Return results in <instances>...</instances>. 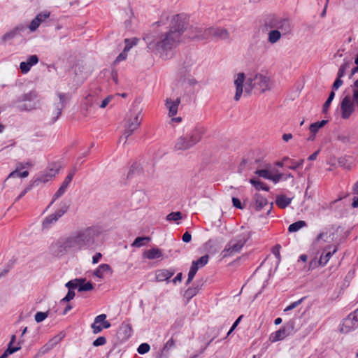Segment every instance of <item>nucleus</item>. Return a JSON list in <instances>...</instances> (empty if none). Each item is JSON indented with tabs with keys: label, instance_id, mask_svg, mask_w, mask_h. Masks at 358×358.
<instances>
[{
	"label": "nucleus",
	"instance_id": "8fccbe9b",
	"mask_svg": "<svg viewBox=\"0 0 358 358\" xmlns=\"http://www.w3.org/2000/svg\"><path fill=\"white\" fill-rule=\"evenodd\" d=\"M150 349V345L146 343H141L138 346L137 351L139 354L144 355V354L148 352Z\"/></svg>",
	"mask_w": 358,
	"mask_h": 358
},
{
	"label": "nucleus",
	"instance_id": "412c9836",
	"mask_svg": "<svg viewBox=\"0 0 358 358\" xmlns=\"http://www.w3.org/2000/svg\"><path fill=\"white\" fill-rule=\"evenodd\" d=\"M245 80V74L243 73H239L237 75L236 79L234 80V84L236 85V94L234 96V99L236 101H238L243 93V85Z\"/></svg>",
	"mask_w": 358,
	"mask_h": 358
},
{
	"label": "nucleus",
	"instance_id": "bf43d9fd",
	"mask_svg": "<svg viewBox=\"0 0 358 358\" xmlns=\"http://www.w3.org/2000/svg\"><path fill=\"white\" fill-rule=\"evenodd\" d=\"M106 343V338L104 336H100L94 340L92 344L94 347H99L103 345Z\"/></svg>",
	"mask_w": 358,
	"mask_h": 358
},
{
	"label": "nucleus",
	"instance_id": "37998d69",
	"mask_svg": "<svg viewBox=\"0 0 358 358\" xmlns=\"http://www.w3.org/2000/svg\"><path fill=\"white\" fill-rule=\"evenodd\" d=\"M198 269L199 268L197 267H196V264H192V266H191L189 271L188 273V278H187V282H186L187 285L189 284L192 281V280L194 278V276H195Z\"/></svg>",
	"mask_w": 358,
	"mask_h": 358
},
{
	"label": "nucleus",
	"instance_id": "39448f33",
	"mask_svg": "<svg viewBox=\"0 0 358 358\" xmlns=\"http://www.w3.org/2000/svg\"><path fill=\"white\" fill-rule=\"evenodd\" d=\"M38 93L31 90L17 97V108L20 111H29L37 108L38 106Z\"/></svg>",
	"mask_w": 358,
	"mask_h": 358
},
{
	"label": "nucleus",
	"instance_id": "6e6d98bb",
	"mask_svg": "<svg viewBox=\"0 0 358 358\" xmlns=\"http://www.w3.org/2000/svg\"><path fill=\"white\" fill-rule=\"evenodd\" d=\"M50 15V13L48 11L41 12L38 13L35 17L39 20V22L42 23L45 20V19L48 18Z\"/></svg>",
	"mask_w": 358,
	"mask_h": 358
},
{
	"label": "nucleus",
	"instance_id": "bb28decb",
	"mask_svg": "<svg viewBox=\"0 0 358 358\" xmlns=\"http://www.w3.org/2000/svg\"><path fill=\"white\" fill-rule=\"evenodd\" d=\"M336 139L343 144L355 143V137L349 131L340 133L337 135Z\"/></svg>",
	"mask_w": 358,
	"mask_h": 358
},
{
	"label": "nucleus",
	"instance_id": "ea45409f",
	"mask_svg": "<svg viewBox=\"0 0 358 358\" xmlns=\"http://www.w3.org/2000/svg\"><path fill=\"white\" fill-rule=\"evenodd\" d=\"M335 97V92L331 91L329 94V96L327 99V101L324 102V105H323V107H322V112L324 113H326L332 102V101L334 100Z\"/></svg>",
	"mask_w": 358,
	"mask_h": 358
},
{
	"label": "nucleus",
	"instance_id": "9d476101",
	"mask_svg": "<svg viewBox=\"0 0 358 358\" xmlns=\"http://www.w3.org/2000/svg\"><path fill=\"white\" fill-rule=\"evenodd\" d=\"M294 331V323L293 322H288L285 323L278 331L272 334L270 337L271 342H276L283 340L287 336L292 334Z\"/></svg>",
	"mask_w": 358,
	"mask_h": 358
},
{
	"label": "nucleus",
	"instance_id": "4c0bfd02",
	"mask_svg": "<svg viewBox=\"0 0 358 358\" xmlns=\"http://www.w3.org/2000/svg\"><path fill=\"white\" fill-rule=\"evenodd\" d=\"M199 286L196 285L194 286V285L189 287L185 292V297H186L187 299H190L192 297H194L199 291Z\"/></svg>",
	"mask_w": 358,
	"mask_h": 358
},
{
	"label": "nucleus",
	"instance_id": "79ce46f5",
	"mask_svg": "<svg viewBox=\"0 0 358 358\" xmlns=\"http://www.w3.org/2000/svg\"><path fill=\"white\" fill-rule=\"evenodd\" d=\"M209 259V256L208 255H203L198 259L196 261H193L192 264H196V267L198 268L199 267H203L206 264H207Z\"/></svg>",
	"mask_w": 358,
	"mask_h": 358
},
{
	"label": "nucleus",
	"instance_id": "f03ea898",
	"mask_svg": "<svg viewBox=\"0 0 358 358\" xmlns=\"http://www.w3.org/2000/svg\"><path fill=\"white\" fill-rule=\"evenodd\" d=\"M100 232L95 227H87L71 236L59 239L51 245V251L55 256L62 257L68 252H78L84 250H95L96 238Z\"/></svg>",
	"mask_w": 358,
	"mask_h": 358
},
{
	"label": "nucleus",
	"instance_id": "aec40b11",
	"mask_svg": "<svg viewBox=\"0 0 358 358\" xmlns=\"http://www.w3.org/2000/svg\"><path fill=\"white\" fill-rule=\"evenodd\" d=\"M252 204L256 211H260L264 206L268 204V200L259 193H255L252 196Z\"/></svg>",
	"mask_w": 358,
	"mask_h": 358
},
{
	"label": "nucleus",
	"instance_id": "3c124183",
	"mask_svg": "<svg viewBox=\"0 0 358 358\" xmlns=\"http://www.w3.org/2000/svg\"><path fill=\"white\" fill-rule=\"evenodd\" d=\"M48 316V312H37L35 315V320L39 323L43 322Z\"/></svg>",
	"mask_w": 358,
	"mask_h": 358
},
{
	"label": "nucleus",
	"instance_id": "49530a36",
	"mask_svg": "<svg viewBox=\"0 0 358 358\" xmlns=\"http://www.w3.org/2000/svg\"><path fill=\"white\" fill-rule=\"evenodd\" d=\"M184 323H185L184 317H178L175 320L174 323L172 324L171 329H174V330L180 329L182 327V326L184 325Z\"/></svg>",
	"mask_w": 358,
	"mask_h": 358
},
{
	"label": "nucleus",
	"instance_id": "603ef678",
	"mask_svg": "<svg viewBox=\"0 0 358 358\" xmlns=\"http://www.w3.org/2000/svg\"><path fill=\"white\" fill-rule=\"evenodd\" d=\"M132 197L134 199L145 200L146 194L143 190H137L132 194Z\"/></svg>",
	"mask_w": 358,
	"mask_h": 358
},
{
	"label": "nucleus",
	"instance_id": "9b49d317",
	"mask_svg": "<svg viewBox=\"0 0 358 358\" xmlns=\"http://www.w3.org/2000/svg\"><path fill=\"white\" fill-rule=\"evenodd\" d=\"M69 207V206L66 203H62L59 209H58L55 213H52L45 217L42 224L43 228H50L59 220V218L63 216L68 211Z\"/></svg>",
	"mask_w": 358,
	"mask_h": 358
},
{
	"label": "nucleus",
	"instance_id": "f257e3e1",
	"mask_svg": "<svg viewBox=\"0 0 358 358\" xmlns=\"http://www.w3.org/2000/svg\"><path fill=\"white\" fill-rule=\"evenodd\" d=\"M188 24L185 14L176 15L171 20L169 30L147 43V48L163 59L171 58V51L176 48Z\"/></svg>",
	"mask_w": 358,
	"mask_h": 358
},
{
	"label": "nucleus",
	"instance_id": "338daca9",
	"mask_svg": "<svg viewBox=\"0 0 358 358\" xmlns=\"http://www.w3.org/2000/svg\"><path fill=\"white\" fill-rule=\"evenodd\" d=\"M232 203H233V206L234 207H236V208H238V209L244 208V206L241 203L240 199L236 197L232 198Z\"/></svg>",
	"mask_w": 358,
	"mask_h": 358
},
{
	"label": "nucleus",
	"instance_id": "20e7f679",
	"mask_svg": "<svg viewBox=\"0 0 358 358\" xmlns=\"http://www.w3.org/2000/svg\"><path fill=\"white\" fill-rule=\"evenodd\" d=\"M250 236L251 234L250 231H245L229 241L222 251L224 257L231 256L235 253L239 252L250 238Z\"/></svg>",
	"mask_w": 358,
	"mask_h": 358
},
{
	"label": "nucleus",
	"instance_id": "a211bd4d",
	"mask_svg": "<svg viewBox=\"0 0 358 358\" xmlns=\"http://www.w3.org/2000/svg\"><path fill=\"white\" fill-rule=\"evenodd\" d=\"M181 101V97L178 96L176 100H172L170 98L166 99L165 106L169 110V115L170 117L176 115L178 113V106Z\"/></svg>",
	"mask_w": 358,
	"mask_h": 358
},
{
	"label": "nucleus",
	"instance_id": "1a4fd4ad",
	"mask_svg": "<svg viewBox=\"0 0 358 358\" xmlns=\"http://www.w3.org/2000/svg\"><path fill=\"white\" fill-rule=\"evenodd\" d=\"M356 105L352 101L350 95L345 96L341 101L340 108L341 117L344 120H348L355 110Z\"/></svg>",
	"mask_w": 358,
	"mask_h": 358
},
{
	"label": "nucleus",
	"instance_id": "7c9ffc66",
	"mask_svg": "<svg viewBox=\"0 0 358 358\" xmlns=\"http://www.w3.org/2000/svg\"><path fill=\"white\" fill-rule=\"evenodd\" d=\"M279 18L280 17L275 15L268 16V17H266L264 20V26L266 28V29H275Z\"/></svg>",
	"mask_w": 358,
	"mask_h": 358
},
{
	"label": "nucleus",
	"instance_id": "f8f14e48",
	"mask_svg": "<svg viewBox=\"0 0 358 358\" xmlns=\"http://www.w3.org/2000/svg\"><path fill=\"white\" fill-rule=\"evenodd\" d=\"M59 102L55 104L56 116L52 118V122L54 123L57 120L62 114V110L65 108L67 102L69 101L71 96L69 94L57 92V93Z\"/></svg>",
	"mask_w": 358,
	"mask_h": 358
},
{
	"label": "nucleus",
	"instance_id": "4be33fe9",
	"mask_svg": "<svg viewBox=\"0 0 358 358\" xmlns=\"http://www.w3.org/2000/svg\"><path fill=\"white\" fill-rule=\"evenodd\" d=\"M275 29L280 31L282 35L290 33L292 27L289 20L287 18L280 17Z\"/></svg>",
	"mask_w": 358,
	"mask_h": 358
},
{
	"label": "nucleus",
	"instance_id": "72a5a7b5",
	"mask_svg": "<svg viewBox=\"0 0 358 358\" xmlns=\"http://www.w3.org/2000/svg\"><path fill=\"white\" fill-rule=\"evenodd\" d=\"M282 34L278 29L271 30L268 33V41L269 43L273 44L278 42Z\"/></svg>",
	"mask_w": 358,
	"mask_h": 358
},
{
	"label": "nucleus",
	"instance_id": "680f3d73",
	"mask_svg": "<svg viewBox=\"0 0 358 358\" xmlns=\"http://www.w3.org/2000/svg\"><path fill=\"white\" fill-rule=\"evenodd\" d=\"M343 83V80L341 78L336 77L335 81L334 82L332 85V91L334 92L337 90Z\"/></svg>",
	"mask_w": 358,
	"mask_h": 358
},
{
	"label": "nucleus",
	"instance_id": "f3484780",
	"mask_svg": "<svg viewBox=\"0 0 358 358\" xmlns=\"http://www.w3.org/2000/svg\"><path fill=\"white\" fill-rule=\"evenodd\" d=\"M337 251L336 246L327 245L325 247L322 251V253L320 256V258L318 261V264L320 266H324L331 256Z\"/></svg>",
	"mask_w": 358,
	"mask_h": 358
},
{
	"label": "nucleus",
	"instance_id": "473e14b6",
	"mask_svg": "<svg viewBox=\"0 0 358 358\" xmlns=\"http://www.w3.org/2000/svg\"><path fill=\"white\" fill-rule=\"evenodd\" d=\"M141 173H142V168H141V165L138 163H134L131 165V166L127 173V178L128 179L132 178L136 176L141 175Z\"/></svg>",
	"mask_w": 358,
	"mask_h": 358
},
{
	"label": "nucleus",
	"instance_id": "a18cd8bd",
	"mask_svg": "<svg viewBox=\"0 0 358 358\" xmlns=\"http://www.w3.org/2000/svg\"><path fill=\"white\" fill-rule=\"evenodd\" d=\"M79 283H80L79 278H75V279L69 280L68 282H66L65 286L68 288V289L74 291L75 289H78Z\"/></svg>",
	"mask_w": 358,
	"mask_h": 358
},
{
	"label": "nucleus",
	"instance_id": "0e129e2a",
	"mask_svg": "<svg viewBox=\"0 0 358 358\" xmlns=\"http://www.w3.org/2000/svg\"><path fill=\"white\" fill-rule=\"evenodd\" d=\"M27 62L29 63V66H32L38 62V57L36 55H31L28 57Z\"/></svg>",
	"mask_w": 358,
	"mask_h": 358
},
{
	"label": "nucleus",
	"instance_id": "0eeeda50",
	"mask_svg": "<svg viewBox=\"0 0 358 358\" xmlns=\"http://www.w3.org/2000/svg\"><path fill=\"white\" fill-rule=\"evenodd\" d=\"M197 83V81L193 78H180L176 84V89L177 90H182L180 92V97L185 98L189 96L194 93V87Z\"/></svg>",
	"mask_w": 358,
	"mask_h": 358
},
{
	"label": "nucleus",
	"instance_id": "7ed1b4c3",
	"mask_svg": "<svg viewBox=\"0 0 358 358\" xmlns=\"http://www.w3.org/2000/svg\"><path fill=\"white\" fill-rule=\"evenodd\" d=\"M205 132L204 127L197 126L189 133L178 137L174 145L175 150H187L196 145Z\"/></svg>",
	"mask_w": 358,
	"mask_h": 358
},
{
	"label": "nucleus",
	"instance_id": "c03bdc74",
	"mask_svg": "<svg viewBox=\"0 0 358 358\" xmlns=\"http://www.w3.org/2000/svg\"><path fill=\"white\" fill-rule=\"evenodd\" d=\"M182 213L180 211L172 212L166 216V220L177 222L182 219Z\"/></svg>",
	"mask_w": 358,
	"mask_h": 358
},
{
	"label": "nucleus",
	"instance_id": "6e6552de",
	"mask_svg": "<svg viewBox=\"0 0 358 358\" xmlns=\"http://www.w3.org/2000/svg\"><path fill=\"white\" fill-rule=\"evenodd\" d=\"M358 328V308L350 313L343 320L341 324L340 331L343 334H348Z\"/></svg>",
	"mask_w": 358,
	"mask_h": 358
},
{
	"label": "nucleus",
	"instance_id": "052dcab7",
	"mask_svg": "<svg viewBox=\"0 0 358 358\" xmlns=\"http://www.w3.org/2000/svg\"><path fill=\"white\" fill-rule=\"evenodd\" d=\"M31 66H29V64L27 62H22L20 64V69L22 73H27L29 71Z\"/></svg>",
	"mask_w": 358,
	"mask_h": 358
},
{
	"label": "nucleus",
	"instance_id": "a19ab883",
	"mask_svg": "<svg viewBox=\"0 0 358 358\" xmlns=\"http://www.w3.org/2000/svg\"><path fill=\"white\" fill-rule=\"evenodd\" d=\"M138 41V39L136 38H126L124 40L125 47L124 48V51H129L134 45H136Z\"/></svg>",
	"mask_w": 358,
	"mask_h": 358
},
{
	"label": "nucleus",
	"instance_id": "09e8293b",
	"mask_svg": "<svg viewBox=\"0 0 358 358\" xmlns=\"http://www.w3.org/2000/svg\"><path fill=\"white\" fill-rule=\"evenodd\" d=\"M29 175V172L27 171H24L22 172H19L17 169L12 171L8 176V178H14V177H20V178H26Z\"/></svg>",
	"mask_w": 358,
	"mask_h": 358
},
{
	"label": "nucleus",
	"instance_id": "f704fd0d",
	"mask_svg": "<svg viewBox=\"0 0 358 358\" xmlns=\"http://www.w3.org/2000/svg\"><path fill=\"white\" fill-rule=\"evenodd\" d=\"M328 122L327 120H322L319 122H314L311 124L309 127V129L311 134H316V133L318 131V130L323 127Z\"/></svg>",
	"mask_w": 358,
	"mask_h": 358
},
{
	"label": "nucleus",
	"instance_id": "774afa93",
	"mask_svg": "<svg viewBox=\"0 0 358 358\" xmlns=\"http://www.w3.org/2000/svg\"><path fill=\"white\" fill-rule=\"evenodd\" d=\"M352 101H353L354 103L358 106V89L352 90Z\"/></svg>",
	"mask_w": 358,
	"mask_h": 358
},
{
	"label": "nucleus",
	"instance_id": "2eb2a0df",
	"mask_svg": "<svg viewBox=\"0 0 358 358\" xmlns=\"http://www.w3.org/2000/svg\"><path fill=\"white\" fill-rule=\"evenodd\" d=\"M205 35L215 37L217 39H227L229 38V33L227 29L222 27H210L205 30Z\"/></svg>",
	"mask_w": 358,
	"mask_h": 358
},
{
	"label": "nucleus",
	"instance_id": "e2e57ef3",
	"mask_svg": "<svg viewBox=\"0 0 358 358\" xmlns=\"http://www.w3.org/2000/svg\"><path fill=\"white\" fill-rule=\"evenodd\" d=\"M303 163V159H301L299 162H294L293 160L291 161V164L288 166L289 169L296 170L301 166H302Z\"/></svg>",
	"mask_w": 358,
	"mask_h": 358
},
{
	"label": "nucleus",
	"instance_id": "c9c22d12",
	"mask_svg": "<svg viewBox=\"0 0 358 358\" xmlns=\"http://www.w3.org/2000/svg\"><path fill=\"white\" fill-rule=\"evenodd\" d=\"M306 226V222L303 220H299L291 224L288 227L289 232H296L303 227Z\"/></svg>",
	"mask_w": 358,
	"mask_h": 358
},
{
	"label": "nucleus",
	"instance_id": "5701e85b",
	"mask_svg": "<svg viewBox=\"0 0 358 358\" xmlns=\"http://www.w3.org/2000/svg\"><path fill=\"white\" fill-rule=\"evenodd\" d=\"M62 337L59 335L54 336L45 343L39 350L41 355H45L50 352L62 340Z\"/></svg>",
	"mask_w": 358,
	"mask_h": 358
},
{
	"label": "nucleus",
	"instance_id": "ddd939ff",
	"mask_svg": "<svg viewBox=\"0 0 358 358\" xmlns=\"http://www.w3.org/2000/svg\"><path fill=\"white\" fill-rule=\"evenodd\" d=\"M140 114L141 111H138L136 114H135L132 120H129L128 121V124H127L124 132V138L126 140H127L128 137L130 136L133 132L139 127L141 123Z\"/></svg>",
	"mask_w": 358,
	"mask_h": 358
},
{
	"label": "nucleus",
	"instance_id": "58836bf2",
	"mask_svg": "<svg viewBox=\"0 0 358 358\" xmlns=\"http://www.w3.org/2000/svg\"><path fill=\"white\" fill-rule=\"evenodd\" d=\"M50 178V176L49 175H42L41 176H38V178L32 180L31 186L37 187L41 183H45L49 180Z\"/></svg>",
	"mask_w": 358,
	"mask_h": 358
},
{
	"label": "nucleus",
	"instance_id": "2f4dec72",
	"mask_svg": "<svg viewBox=\"0 0 358 358\" xmlns=\"http://www.w3.org/2000/svg\"><path fill=\"white\" fill-rule=\"evenodd\" d=\"M80 283H79V288L78 292H88L91 291L94 289V285L91 282H87L86 278H79Z\"/></svg>",
	"mask_w": 358,
	"mask_h": 358
},
{
	"label": "nucleus",
	"instance_id": "a878e982",
	"mask_svg": "<svg viewBox=\"0 0 358 358\" xmlns=\"http://www.w3.org/2000/svg\"><path fill=\"white\" fill-rule=\"evenodd\" d=\"M175 347V340L171 338L164 345L161 352L157 355V358L168 357L169 351Z\"/></svg>",
	"mask_w": 358,
	"mask_h": 358
},
{
	"label": "nucleus",
	"instance_id": "864d4df0",
	"mask_svg": "<svg viewBox=\"0 0 358 358\" xmlns=\"http://www.w3.org/2000/svg\"><path fill=\"white\" fill-rule=\"evenodd\" d=\"M281 248V246L279 244H276L272 249V252L273 254L275 255V257L277 258L278 259V264L280 263V260H281V256H280V250Z\"/></svg>",
	"mask_w": 358,
	"mask_h": 358
},
{
	"label": "nucleus",
	"instance_id": "13d9d810",
	"mask_svg": "<svg viewBox=\"0 0 358 358\" xmlns=\"http://www.w3.org/2000/svg\"><path fill=\"white\" fill-rule=\"evenodd\" d=\"M248 164H249L250 169H252V162L249 163L248 160L243 159L238 167V172L241 173Z\"/></svg>",
	"mask_w": 358,
	"mask_h": 358
},
{
	"label": "nucleus",
	"instance_id": "c85d7f7f",
	"mask_svg": "<svg viewBox=\"0 0 358 358\" xmlns=\"http://www.w3.org/2000/svg\"><path fill=\"white\" fill-rule=\"evenodd\" d=\"M292 200V198H288L285 195H278L276 197L275 203L279 208L284 209L291 203Z\"/></svg>",
	"mask_w": 358,
	"mask_h": 358
},
{
	"label": "nucleus",
	"instance_id": "dca6fc26",
	"mask_svg": "<svg viewBox=\"0 0 358 358\" xmlns=\"http://www.w3.org/2000/svg\"><path fill=\"white\" fill-rule=\"evenodd\" d=\"M27 27L23 24H19L10 31L4 34L1 37V41L6 43L8 41L12 40L17 36H21L22 33L25 31Z\"/></svg>",
	"mask_w": 358,
	"mask_h": 358
},
{
	"label": "nucleus",
	"instance_id": "4d7b16f0",
	"mask_svg": "<svg viewBox=\"0 0 358 358\" xmlns=\"http://www.w3.org/2000/svg\"><path fill=\"white\" fill-rule=\"evenodd\" d=\"M11 343H8L7 349L5 350V353H7L8 355L13 354L14 352L18 351L21 349L20 346L13 347Z\"/></svg>",
	"mask_w": 358,
	"mask_h": 358
},
{
	"label": "nucleus",
	"instance_id": "6ab92c4d",
	"mask_svg": "<svg viewBox=\"0 0 358 358\" xmlns=\"http://www.w3.org/2000/svg\"><path fill=\"white\" fill-rule=\"evenodd\" d=\"M175 269H159L156 271V281L162 282L166 281L169 282V279L174 275Z\"/></svg>",
	"mask_w": 358,
	"mask_h": 358
},
{
	"label": "nucleus",
	"instance_id": "5fc2aeb1",
	"mask_svg": "<svg viewBox=\"0 0 358 358\" xmlns=\"http://www.w3.org/2000/svg\"><path fill=\"white\" fill-rule=\"evenodd\" d=\"M38 21H39V20L36 17H34L31 20V22L29 26V29H30L31 31H34L38 28V27L41 24V23Z\"/></svg>",
	"mask_w": 358,
	"mask_h": 358
},
{
	"label": "nucleus",
	"instance_id": "4468645a",
	"mask_svg": "<svg viewBox=\"0 0 358 358\" xmlns=\"http://www.w3.org/2000/svg\"><path fill=\"white\" fill-rule=\"evenodd\" d=\"M248 52L256 57L262 56L266 52V42L260 39H255L250 44Z\"/></svg>",
	"mask_w": 358,
	"mask_h": 358
},
{
	"label": "nucleus",
	"instance_id": "de8ad7c7",
	"mask_svg": "<svg viewBox=\"0 0 358 358\" xmlns=\"http://www.w3.org/2000/svg\"><path fill=\"white\" fill-rule=\"evenodd\" d=\"M255 173L257 174L259 177H262L263 178L268 179V180H269L271 174L270 173V171L268 169H257L255 172Z\"/></svg>",
	"mask_w": 358,
	"mask_h": 358
},
{
	"label": "nucleus",
	"instance_id": "c756f323",
	"mask_svg": "<svg viewBox=\"0 0 358 358\" xmlns=\"http://www.w3.org/2000/svg\"><path fill=\"white\" fill-rule=\"evenodd\" d=\"M250 182L257 191L264 190L268 192L269 190V187L257 178L250 179Z\"/></svg>",
	"mask_w": 358,
	"mask_h": 358
},
{
	"label": "nucleus",
	"instance_id": "b1692460",
	"mask_svg": "<svg viewBox=\"0 0 358 358\" xmlns=\"http://www.w3.org/2000/svg\"><path fill=\"white\" fill-rule=\"evenodd\" d=\"M71 182V180H70V177H66L63 182L62 183L59 188L57 189V191L55 193L53 196V199L52 202L50 203L49 206L52 205L55 200L61 197L66 191L68 186L69 185L70 182Z\"/></svg>",
	"mask_w": 358,
	"mask_h": 358
},
{
	"label": "nucleus",
	"instance_id": "423d86ee",
	"mask_svg": "<svg viewBox=\"0 0 358 358\" xmlns=\"http://www.w3.org/2000/svg\"><path fill=\"white\" fill-rule=\"evenodd\" d=\"M270 79L262 74H257L252 78H249L245 84V91L249 93L252 90L263 93L270 89Z\"/></svg>",
	"mask_w": 358,
	"mask_h": 358
},
{
	"label": "nucleus",
	"instance_id": "393cba45",
	"mask_svg": "<svg viewBox=\"0 0 358 358\" xmlns=\"http://www.w3.org/2000/svg\"><path fill=\"white\" fill-rule=\"evenodd\" d=\"M104 273H109L110 274L113 273V271L110 265L107 264H100L98 268L94 271L93 275L99 278H103Z\"/></svg>",
	"mask_w": 358,
	"mask_h": 358
},
{
	"label": "nucleus",
	"instance_id": "e433bc0d",
	"mask_svg": "<svg viewBox=\"0 0 358 358\" xmlns=\"http://www.w3.org/2000/svg\"><path fill=\"white\" fill-rule=\"evenodd\" d=\"M150 241V238L148 236L137 237L132 243V247L140 248L146 244V243Z\"/></svg>",
	"mask_w": 358,
	"mask_h": 358
},
{
	"label": "nucleus",
	"instance_id": "cd10ccee",
	"mask_svg": "<svg viewBox=\"0 0 358 358\" xmlns=\"http://www.w3.org/2000/svg\"><path fill=\"white\" fill-rule=\"evenodd\" d=\"M162 251L157 248H153L143 252V257L148 259H155L162 257Z\"/></svg>",
	"mask_w": 358,
	"mask_h": 358
},
{
	"label": "nucleus",
	"instance_id": "69168bd1",
	"mask_svg": "<svg viewBox=\"0 0 358 358\" xmlns=\"http://www.w3.org/2000/svg\"><path fill=\"white\" fill-rule=\"evenodd\" d=\"M91 328L92 329L94 334H99L103 329V327L101 324H98V323H95L94 322L91 324Z\"/></svg>",
	"mask_w": 358,
	"mask_h": 358
}]
</instances>
